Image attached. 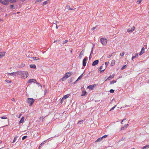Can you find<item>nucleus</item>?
I'll use <instances>...</instances> for the list:
<instances>
[{
	"instance_id": "f257e3e1",
	"label": "nucleus",
	"mask_w": 149,
	"mask_h": 149,
	"mask_svg": "<svg viewBox=\"0 0 149 149\" xmlns=\"http://www.w3.org/2000/svg\"><path fill=\"white\" fill-rule=\"evenodd\" d=\"M20 73L18 75H21L22 78L25 79L29 75L28 73L26 71H19Z\"/></svg>"
},
{
	"instance_id": "f03ea898",
	"label": "nucleus",
	"mask_w": 149,
	"mask_h": 149,
	"mask_svg": "<svg viewBox=\"0 0 149 149\" xmlns=\"http://www.w3.org/2000/svg\"><path fill=\"white\" fill-rule=\"evenodd\" d=\"M100 41L102 44L103 45H106L107 43V40L104 38H101L100 39Z\"/></svg>"
},
{
	"instance_id": "7ed1b4c3",
	"label": "nucleus",
	"mask_w": 149,
	"mask_h": 149,
	"mask_svg": "<svg viewBox=\"0 0 149 149\" xmlns=\"http://www.w3.org/2000/svg\"><path fill=\"white\" fill-rule=\"evenodd\" d=\"M27 103H30V106H31L34 102V100L33 98H29L27 99Z\"/></svg>"
},
{
	"instance_id": "20e7f679",
	"label": "nucleus",
	"mask_w": 149,
	"mask_h": 149,
	"mask_svg": "<svg viewBox=\"0 0 149 149\" xmlns=\"http://www.w3.org/2000/svg\"><path fill=\"white\" fill-rule=\"evenodd\" d=\"M0 2L4 5H7L9 3L8 0H1Z\"/></svg>"
},
{
	"instance_id": "39448f33",
	"label": "nucleus",
	"mask_w": 149,
	"mask_h": 149,
	"mask_svg": "<svg viewBox=\"0 0 149 149\" xmlns=\"http://www.w3.org/2000/svg\"><path fill=\"white\" fill-rule=\"evenodd\" d=\"M19 71L17 72H12L11 73H8V75H11L12 76H15L16 74H19Z\"/></svg>"
},
{
	"instance_id": "423d86ee",
	"label": "nucleus",
	"mask_w": 149,
	"mask_h": 149,
	"mask_svg": "<svg viewBox=\"0 0 149 149\" xmlns=\"http://www.w3.org/2000/svg\"><path fill=\"white\" fill-rule=\"evenodd\" d=\"M88 57L86 56L85 57L83 61V65L84 66L86 65V61L87 60Z\"/></svg>"
},
{
	"instance_id": "0eeeda50",
	"label": "nucleus",
	"mask_w": 149,
	"mask_h": 149,
	"mask_svg": "<svg viewBox=\"0 0 149 149\" xmlns=\"http://www.w3.org/2000/svg\"><path fill=\"white\" fill-rule=\"evenodd\" d=\"M28 83H36V79H30L28 81Z\"/></svg>"
},
{
	"instance_id": "6e6552de",
	"label": "nucleus",
	"mask_w": 149,
	"mask_h": 149,
	"mask_svg": "<svg viewBox=\"0 0 149 149\" xmlns=\"http://www.w3.org/2000/svg\"><path fill=\"white\" fill-rule=\"evenodd\" d=\"M99 61L98 60L95 61L93 63L92 65L93 66H95L97 64L99 63Z\"/></svg>"
},
{
	"instance_id": "1a4fd4ad",
	"label": "nucleus",
	"mask_w": 149,
	"mask_h": 149,
	"mask_svg": "<svg viewBox=\"0 0 149 149\" xmlns=\"http://www.w3.org/2000/svg\"><path fill=\"white\" fill-rule=\"evenodd\" d=\"M135 29V28L134 26L132 27L131 29H129L127 30V32H132Z\"/></svg>"
},
{
	"instance_id": "9d476101",
	"label": "nucleus",
	"mask_w": 149,
	"mask_h": 149,
	"mask_svg": "<svg viewBox=\"0 0 149 149\" xmlns=\"http://www.w3.org/2000/svg\"><path fill=\"white\" fill-rule=\"evenodd\" d=\"M84 122V120H81L79 121L77 123V124L79 126H81L83 125Z\"/></svg>"
},
{
	"instance_id": "9b49d317",
	"label": "nucleus",
	"mask_w": 149,
	"mask_h": 149,
	"mask_svg": "<svg viewBox=\"0 0 149 149\" xmlns=\"http://www.w3.org/2000/svg\"><path fill=\"white\" fill-rule=\"evenodd\" d=\"M84 51L83 50H82L80 52L79 56V57L80 59H81V58L82 56L84 54Z\"/></svg>"
},
{
	"instance_id": "f8f14e48",
	"label": "nucleus",
	"mask_w": 149,
	"mask_h": 149,
	"mask_svg": "<svg viewBox=\"0 0 149 149\" xmlns=\"http://www.w3.org/2000/svg\"><path fill=\"white\" fill-rule=\"evenodd\" d=\"M72 74V72H68L67 73L65 74V76H66V78H68L69 77H70L71 75Z\"/></svg>"
},
{
	"instance_id": "ddd939ff",
	"label": "nucleus",
	"mask_w": 149,
	"mask_h": 149,
	"mask_svg": "<svg viewBox=\"0 0 149 149\" xmlns=\"http://www.w3.org/2000/svg\"><path fill=\"white\" fill-rule=\"evenodd\" d=\"M95 86V84L94 85H90L88 86L87 87V88H89L91 90H92L93 88Z\"/></svg>"
},
{
	"instance_id": "4468645a",
	"label": "nucleus",
	"mask_w": 149,
	"mask_h": 149,
	"mask_svg": "<svg viewBox=\"0 0 149 149\" xmlns=\"http://www.w3.org/2000/svg\"><path fill=\"white\" fill-rule=\"evenodd\" d=\"M87 92L85 91H83L82 92L81 94V96H85L86 95H87Z\"/></svg>"
},
{
	"instance_id": "2eb2a0df",
	"label": "nucleus",
	"mask_w": 149,
	"mask_h": 149,
	"mask_svg": "<svg viewBox=\"0 0 149 149\" xmlns=\"http://www.w3.org/2000/svg\"><path fill=\"white\" fill-rule=\"evenodd\" d=\"M5 52H0V58H1L5 55Z\"/></svg>"
},
{
	"instance_id": "dca6fc26",
	"label": "nucleus",
	"mask_w": 149,
	"mask_h": 149,
	"mask_svg": "<svg viewBox=\"0 0 149 149\" xmlns=\"http://www.w3.org/2000/svg\"><path fill=\"white\" fill-rule=\"evenodd\" d=\"M144 50L145 49L143 47L142 48L139 54V55L141 56L144 53Z\"/></svg>"
},
{
	"instance_id": "f3484780",
	"label": "nucleus",
	"mask_w": 149,
	"mask_h": 149,
	"mask_svg": "<svg viewBox=\"0 0 149 149\" xmlns=\"http://www.w3.org/2000/svg\"><path fill=\"white\" fill-rule=\"evenodd\" d=\"M127 120L125 118L122 120L121 122V123L122 124H125V123L127 122Z\"/></svg>"
},
{
	"instance_id": "a211bd4d",
	"label": "nucleus",
	"mask_w": 149,
	"mask_h": 149,
	"mask_svg": "<svg viewBox=\"0 0 149 149\" xmlns=\"http://www.w3.org/2000/svg\"><path fill=\"white\" fill-rule=\"evenodd\" d=\"M24 117H22V118L20 121H19V123H23V122L24 121Z\"/></svg>"
},
{
	"instance_id": "6ab92c4d",
	"label": "nucleus",
	"mask_w": 149,
	"mask_h": 149,
	"mask_svg": "<svg viewBox=\"0 0 149 149\" xmlns=\"http://www.w3.org/2000/svg\"><path fill=\"white\" fill-rule=\"evenodd\" d=\"M69 96H70V94H67L66 95H64L63 96V98L64 99H66L67 98H68Z\"/></svg>"
},
{
	"instance_id": "aec40b11",
	"label": "nucleus",
	"mask_w": 149,
	"mask_h": 149,
	"mask_svg": "<svg viewBox=\"0 0 149 149\" xmlns=\"http://www.w3.org/2000/svg\"><path fill=\"white\" fill-rule=\"evenodd\" d=\"M30 67L31 68L34 69L36 68V66L35 65H30Z\"/></svg>"
},
{
	"instance_id": "412c9836",
	"label": "nucleus",
	"mask_w": 149,
	"mask_h": 149,
	"mask_svg": "<svg viewBox=\"0 0 149 149\" xmlns=\"http://www.w3.org/2000/svg\"><path fill=\"white\" fill-rule=\"evenodd\" d=\"M102 137L98 138L96 141V142H99L101 141L102 139Z\"/></svg>"
},
{
	"instance_id": "4be33fe9",
	"label": "nucleus",
	"mask_w": 149,
	"mask_h": 149,
	"mask_svg": "<svg viewBox=\"0 0 149 149\" xmlns=\"http://www.w3.org/2000/svg\"><path fill=\"white\" fill-rule=\"evenodd\" d=\"M149 148V145H147L146 146H143L142 149H145L146 148Z\"/></svg>"
},
{
	"instance_id": "5701e85b",
	"label": "nucleus",
	"mask_w": 149,
	"mask_h": 149,
	"mask_svg": "<svg viewBox=\"0 0 149 149\" xmlns=\"http://www.w3.org/2000/svg\"><path fill=\"white\" fill-rule=\"evenodd\" d=\"M10 9H11V10H14V9H15V8L14 7V6L13 5H11L10 6Z\"/></svg>"
},
{
	"instance_id": "b1692460",
	"label": "nucleus",
	"mask_w": 149,
	"mask_h": 149,
	"mask_svg": "<svg viewBox=\"0 0 149 149\" xmlns=\"http://www.w3.org/2000/svg\"><path fill=\"white\" fill-rule=\"evenodd\" d=\"M138 56V54L137 53H136L135 56H133L132 57V60H133V59L136 58Z\"/></svg>"
},
{
	"instance_id": "393cba45",
	"label": "nucleus",
	"mask_w": 149,
	"mask_h": 149,
	"mask_svg": "<svg viewBox=\"0 0 149 149\" xmlns=\"http://www.w3.org/2000/svg\"><path fill=\"white\" fill-rule=\"evenodd\" d=\"M11 3H14L16 2V0H8Z\"/></svg>"
},
{
	"instance_id": "a878e982",
	"label": "nucleus",
	"mask_w": 149,
	"mask_h": 149,
	"mask_svg": "<svg viewBox=\"0 0 149 149\" xmlns=\"http://www.w3.org/2000/svg\"><path fill=\"white\" fill-rule=\"evenodd\" d=\"M83 74V73L82 74H81L78 78L77 79V81H78L80 79H81V78L82 77V75Z\"/></svg>"
},
{
	"instance_id": "bb28decb",
	"label": "nucleus",
	"mask_w": 149,
	"mask_h": 149,
	"mask_svg": "<svg viewBox=\"0 0 149 149\" xmlns=\"http://www.w3.org/2000/svg\"><path fill=\"white\" fill-rule=\"evenodd\" d=\"M32 59H33L34 60H38L39 59V58H38L35 57H32Z\"/></svg>"
},
{
	"instance_id": "cd10ccee",
	"label": "nucleus",
	"mask_w": 149,
	"mask_h": 149,
	"mask_svg": "<svg viewBox=\"0 0 149 149\" xmlns=\"http://www.w3.org/2000/svg\"><path fill=\"white\" fill-rule=\"evenodd\" d=\"M114 77V76L110 75L107 79V80H110L111 78H112Z\"/></svg>"
},
{
	"instance_id": "c85d7f7f",
	"label": "nucleus",
	"mask_w": 149,
	"mask_h": 149,
	"mask_svg": "<svg viewBox=\"0 0 149 149\" xmlns=\"http://www.w3.org/2000/svg\"><path fill=\"white\" fill-rule=\"evenodd\" d=\"M127 127L126 126H122L121 129L122 130H126V128H127Z\"/></svg>"
},
{
	"instance_id": "c756f323",
	"label": "nucleus",
	"mask_w": 149,
	"mask_h": 149,
	"mask_svg": "<svg viewBox=\"0 0 149 149\" xmlns=\"http://www.w3.org/2000/svg\"><path fill=\"white\" fill-rule=\"evenodd\" d=\"M66 7L68 9V10H73V9H72V8H70V6H66Z\"/></svg>"
},
{
	"instance_id": "7c9ffc66",
	"label": "nucleus",
	"mask_w": 149,
	"mask_h": 149,
	"mask_svg": "<svg viewBox=\"0 0 149 149\" xmlns=\"http://www.w3.org/2000/svg\"><path fill=\"white\" fill-rule=\"evenodd\" d=\"M48 3V1H45L43 3V5L44 6L47 4Z\"/></svg>"
},
{
	"instance_id": "2f4dec72",
	"label": "nucleus",
	"mask_w": 149,
	"mask_h": 149,
	"mask_svg": "<svg viewBox=\"0 0 149 149\" xmlns=\"http://www.w3.org/2000/svg\"><path fill=\"white\" fill-rule=\"evenodd\" d=\"M17 137H18L17 136H15V137L14 139L13 140V143H14L16 141V140H17Z\"/></svg>"
},
{
	"instance_id": "473e14b6",
	"label": "nucleus",
	"mask_w": 149,
	"mask_h": 149,
	"mask_svg": "<svg viewBox=\"0 0 149 149\" xmlns=\"http://www.w3.org/2000/svg\"><path fill=\"white\" fill-rule=\"evenodd\" d=\"M116 82V80H113L111 81H110V84H114Z\"/></svg>"
},
{
	"instance_id": "72a5a7b5",
	"label": "nucleus",
	"mask_w": 149,
	"mask_h": 149,
	"mask_svg": "<svg viewBox=\"0 0 149 149\" xmlns=\"http://www.w3.org/2000/svg\"><path fill=\"white\" fill-rule=\"evenodd\" d=\"M116 107V105H115L109 110L110 111L113 110L114 108Z\"/></svg>"
},
{
	"instance_id": "f704fd0d",
	"label": "nucleus",
	"mask_w": 149,
	"mask_h": 149,
	"mask_svg": "<svg viewBox=\"0 0 149 149\" xmlns=\"http://www.w3.org/2000/svg\"><path fill=\"white\" fill-rule=\"evenodd\" d=\"M125 53L124 52H122L120 54V55L121 56H123L124 55Z\"/></svg>"
},
{
	"instance_id": "c9c22d12",
	"label": "nucleus",
	"mask_w": 149,
	"mask_h": 149,
	"mask_svg": "<svg viewBox=\"0 0 149 149\" xmlns=\"http://www.w3.org/2000/svg\"><path fill=\"white\" fill-rule=\"evenodd\" d=\"M65 77L66 78V76L65 75L61 79V80L62 81H64L65 80Z\"/></svg>"
},
{
	"instance_id": "e433bc0d",
	"label": "nucleus",
	"mask_w": 149,
	"mask_h": 149,
	"mask_svg": "<svg viewBox=\"0 0 149 149\" xmlns=\"http://www.w3.org/2000/svg\"><path fill=\"white\" fill-rule=\"evenodd\" d=\"M1 119H6L7 118V117L6 116H3L0 117Z\"/></svg>"
},
{
	"instance_id": "4c0bfd02",
	"label": "nucleus",
	"mask_w": 149,
	"mask_h": 149,
	"mask_svg": "<svg viewBox=\"0 0 149 149\" xmlns=\"http://www.w3.org/2000/svg\"><path fill=\"white\" fill-rule=\"evenodd\" d=\"M114 63H115V61H112L111 64V65L112 66L113 65H114Z\"/></svg>"
},
{
	"instance_id": "58836bf2",
	"label": "nucleus",
	"mask_w": 149,
	"mask_h": 149,
	"mask_svg": "<svg viewBox=\"0 0 149 149\" xmlns=\"http://www.w3.org/2000/svg\"><path fill=\"white\" fill-rule=\"evenodd\" d=\"M27 136H24L22 138V139L23 140H24V139H26V137H27Z\"/></svg>"
},
{
	"instance_id": "ea45409f",
	"label": "nucleus",
	"mask_w": 149,
	"mask_h": 149,
	"mask_svg": "<svg viewBox=\"0 0 149 149\" xmlns=\"http://www.w3.org/2000/svg\"><path fill=\"white\" fill-rule=\"evenodd\" d=\"M126 67V65H124L121 68V70H123Z\"/></svg>"
},
{
	"instance_id": "a19ab883",
	"label": "nucleus",
	"mask_w": 149,
	"mask_h": 149,
	"mask_svg": "<svg viewBox=\"0 0 149 149\" xmlns=\"http://www.w3.org/2000/svg\"><path fill=\"white\" fill-rule=\"evenodd\" d=\"M68 42V40H65V41H63V44H64L66 43H67V42Z\"/></svg>"
},
{
	"instance_id": "79ce46f5",
	"label": "nucleus",
	"mask_w": 149,
	"mask_h": 149,
	"mask_svg": "<svg viewBox=\"0 0 149 149\" xmlns=\"http://www.w3.org/2000/svg\"><path fill=\"white\" fill-rule=\"evenodd\" d=\"M93 47H92V49L90 55H92V54L93 53Z\"/></svg>"
},
{
	"instance_id": "37998d69",
	"label": "nucleus",
	"mask_w": 149,
	"mask_h": 149,
	"mask_svg": "<svg viewBox=\"0 0 149 149\" xmlns=\"http://www.w3.org/2000/svg\"><path fill=\"white\" fill-rule=\"evenodd\" d=\"M111 93H113L114 92V90L113 89H111L110 91H109Z\"/></svg>"
},
{
	"instance_id": "c03bdc74",
	"label": "nucleus",
	"mask_w": 149,
	"mask_h": 149,
	"mask_svg": "<svg viewBox=\"0 0 149 149\" xmlns=\"http://www.w3.org/2000/svg\"><path fill=\"white\" fill-rule=\"evenodd\" d=\"M142 0H140L137 1V3L138 4H140Z\"/></svg>"
},
{
	"instance_id": "a18cd8bd",
	"label": "nucleus",
	"mask_w": 149,
	"mask_h": 149,
	"mask_svg": "<svg viewBox=\"0 0 149 149\" xmlns=\"http://www.w3.org/2000/svg\"><path fill=\"white\" fill-rule=\"evenodd\" d=\"M112 54H109V55L107 56V57L108 58H110V57H111V56H112Z\"/></svg>"
},
{
	"instance_id": "49530a36",
	"label": "nucleus",
	"mask_w": 149,
	"mask_h": 149,
	"mask_svg": "<svg viewBox=\"0 0 149 149\" xmlns=\"http://www.w3.org/2000/svg\"><path fill=\"white\" fill-rule=\"evenodd\" d=\"M6 81L7 83H8V82H9V83H11V81H9L8 80H6Z\"/></svg>"
},
{
	"instance_id": "de8ad7c7",
	"label": "nucleus",
	"mask_w": 149,
	"mask_h": 149,
	"mask_svg": "<svg viewBox=\"0 0 149 149\" xmlns=\"http://www.w3.org/2000/svg\"><path fill=\"white\" fill-rule=\"evenodd\" d=\"M64 99H63V98H62V99H61V103H62L64 101Z\"/></svg>"
},
{
	"instance_id": "09e8293b",
	"label": "nucleus",
	"mask_w": 149,
	"mask_h": 149,
	"mask_svg": "<svg viewBox=\"0 0 149 149\" xmlns=\"http://www.w3.org/2000/svg\"><path fill=\"white\" fill-rule=\"evenodd\" d=\"M44 118H43V117H40V120H42V121H43V119Z\"/></svg>"
},
{
	"instance_id": "8fccbe9b",
	"label": "nucleus",
	"mask_w": 149,
	"mask_h": 149,
	"mask_svg": "<svg viewBox=\"0 0 149 149\" xmlns=\"http://www.w3.org/2000/svg\"><path fill=\"white\" fill-rule=\"evenodd\" d=\"M105 70V69L102 70H100V73H102L103 72H104V70Z\"/></svg>"
},
{
	"instance_id": "3c124183",
	"label": "nucleus",
	"mask_w": 149,
	"mask_h": 149,
	"mask_svg": "<svg viewBox=\"0 0 149 149\" xmlns=\"http://www.w3.org/2000/svg\"><path fill=\"white\" fill-rule=\"evenodd\" d=\"M102 66H101L100 68L98 70V71H100L102 68Z\"/></svg>"
},
{
	"instance_id": "603ef678",
	"label": "nucleus",
	"mask_w": 149,
	"mask_h": 149,
	"mask_svg": "<svg viewBox=\"0 0 149 149\" xmlns=\"http://www.w3.org/2000/svg\"><path fill=\"white\" fill-rule=\"evenodd\" d=\"M108 136V135H105L104 136H103L102 137V138L103 139V138H106V137H107Z\"/></svg>"
},
{
	"instance_id": "864d4df0",
	"label": "nucleus",
	"mask_w": 149,
	"mask_h": 149,
	"mask_svg": "<svg viewBox=\"0 0 149 149\" xmlns=\"http://www.w3.org/2000/svg\"><path fill=\"white\" fill-rule=\"evenodd\" d=\"M128 125H129L128 124H125L123 126L127 127Z\"/></svg>"
},
{
	"instance_id": "5fc2aeb1",
	"label": "nucleus",
	"mask_w": 149,
	"mask_h": 149,
	"mask_svg": "<svg viewBox=\"0 0 149 149\" xmlns=\"http://www.w3.org/2000/svg\"><path fill=\"white\" fill-rule=\"evenodd\" d=\"M96 28H97L96 26L94 27H93L92 29H92V30H93L96 29Z\"/></svg>"
},
{
	"instance_id": "6e6d98bb",
	"label": "nucleus",
	"mask_w": 149,
	"mask_h": 149,
	"mask_svg": "<svg viewBox=\"0 0 149 149\" xmlns=\"http://www.w3.org/2000/svg\"><path fill=\"white\" fill-rule=\"evenodd\" d=\"M109 63V62H106L105 63V64L107 65H108Z\"/></svg>"
},
{
	"instance_id": "4d7b16f0",
	"label": "nucleus",
	"mask_w": 149,
	"mask_h": 149,
	"mask_svg": "<svg viewBox=\"0 0 149 149\" xmlns=\"http://www.w3.org/2000/svg\"><path fill=\"white\" fill-rule=\"evenodd\" d=\"M11 100L12 101H15V99L14 98H12V99H11Z\"/></svg>"
},
{
	"instance_id": "13d9d810",
	"label": "nucleus",
	"mask_w": 149,
	"mask_h": 149,
	"mask_svg": "<svg viewBox=\"0 0 149 149\" xmlns=\"http://www.w3.org/2000/svg\"><path fill=\"white\" fill-rule=\"evenodd\" d=\"M124 139L125 138H123L122 139H121L119 141H123Z\"/></svg>"
},
{
	"instance_id": "bf43d9fd",
	"label": "nucleus",
	"mask_w": 149,
	"mask_h": 149,
	"mask_svg": "<svg viewBox=\"0 0 149 149\" xmlns=\"http://www.w3.org/2000/svg\"><path fill=\"white\" fill-rule=\"evenodd\" d=\"M45 141H43L42 143V144L43 145V144H45Z\"/></svg>"
},
{
	"instance_id": "052dcab7",
	"label": "nucleus",
	"mask_w": 149,
	"mask_h": 149,
	"mask_svg": "<svg viewBox=\"0 0 149 149\" xmlns=\"http://www.w3.org/2000/svg\"><path fill=\"white\" fill-rule=\"evenodd\" d=\"M92 57L91 55H90L89 57V59H90Z\"/></svg>"
},
{
	"instance_id": "680f3d73",
	"label": "nucleus",
	"mask_w": 149,
	"mask_h": 149,
	"mask_svg": "<svg viewBox=\"0 0 149 149\" xmlns=\"http://www.w3.org/2000/svg\"><path fill=\"white\" fill-rule=\"evenodd\" d=\"M42 0H38V2H40L42 1Z\"/></svg>"
},
{
	"instance_id": "e2e57ef3",
	"label": "nucleus",
	"mask_w": 149,
	"mask_h": 149,
	"mask_svg": "<svg viewBox=\"0 0 149 149\" xmlns=\"http://www.w3.org/2000/svg\"><path fill=\"white\" fill-rule=\"evenodd\" d=\"M42 145V144L41 143L39 147H41V146Z\"/></svg>"
},
{
	"instance_id": "0e129e2a",
	"label": "nucleus",
	"mask_w": 149,
	"mask_h": 149,
	"mask_svg": "<svg viewBox=\"0 0 149 149\" xmlns=\"http://www.w3.org/2000/svg\"><path fill=\"white\" fill-rule=\"evenodd\" d=\"M78 81H77V80L74 83V84H75Z\"/></svg>"
},
{
	"instance_id": "69168bd1",
	"label": "nucleus",
	"mask_w": 149,
	"mask_h": 149,
	"mask_svg": "<svg viewBox=\"0 0 149 149\" xmlns=\"http://www.w3.org/2000/svg\"><path fill=\"white\" fill-rule=\"evenodd\" d=\"M36 84H37L39 85H40V84H39V83H36Z\"/></svg>"
},
{
	"instance_id": "338daca9",
	"label": "nucleus",
	"mask_w": 149,
	"mask_h": 149,
	"mask_svg": "<svg viewBox=\"0 0 149 149\" xmlns=\"http://www.w3.org/2000/svg\"><path fill=\"white\" fill-rule=\"evenodd\" d=\"M21 1H25V0H20Z\"/></svg>"
},
{
	"instance_id": "774afa93",
	"label": "nucleus",
	"mask_w": 149,
	"mask_h": 149,
	"mask_svg": "<svg viewBox=\"0 0 149 149\" xmlns=\"http://www.w3.org/2000/svg\"><path fill=\"white\" fill-rule=\"evenodd\" d=\"M21 115H22V114H20V115H19V118H20V116H21Z\"/></svg>"
}]
</instances>
